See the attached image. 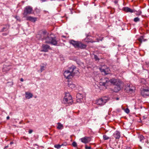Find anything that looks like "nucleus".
<instances>
[{
    "mask_svg": "<svg viewBox=\"0 0 149 149\" xmlns=\"http://www.w3.org/2000/svg\"><path fill=\"white\" fill-rule=\"evenodd\" d=\"M79 71L76 67L73 65L69 68L68 70L65 71L64 73V75L66 79L72 78L75 74H77Z\"/></svg>",
    "mask_w": 149,
    "mask_h": 149,
    "instance_id": "nucleus-1",
    "label": "nucleus"
},
{
    "mask_svg": "<svg viewBox=\"0 0 149 149\" xmlns=\"http://www.w3.org/2000/svg\"><path fill=\"white\" fill-rule=\"evenodd\" d=\"M43 35L44 36L43 40H45V43H50L54 45H57V41L56 40L55 38L52 36L51 35L47 36V34L45 31L43 32Z\"/></svg>",
    "mask_w": 149,
    "mask_h": 149,
    "instance_id": "nucleus-2",
    "label": "nucleus"
},
{
    "mask_svg": "<svg viewBox=\"0 0 149 149\" xmlns=\"http://www.w3.org/2000/svg\"><path fill=\"white\" fill-rule=\"evenodd\" d=\"M105 81L103 82H101V84L105 86L108 85V83L110 82L111 84L116 85L121 83L122 82L119 79H115L112 78L109 80L107 78L105 79Z\"/></svg>",
    "mask_w": 149,
    "mask_h": 149,
    "instance_id": "nucleus-3",
    "label": "nucleus"
},
{
    "mask_svg": "<svg viewBox=\"0 0 149 149\" xmlns=\"http://www.w3.org/2000/svg\"><path fill=\"white\" fill-rule=\"evenodd\" d=\"M62 103L67 105H70L73 103L72 97L69 93H65L62 101Z\"/></svg>",
    "mask_w": 149,
    "mask_h": 149,
    "instance_id": "nucleus-4",
    "label": "nucleus"
},
{
    "mask_svg": "<svg viewBox=\"0 0 149 149\" xmlns=\"http://www.w3.org/2000/svg\"><path fill=\"white\" fill-rule=\"evenodd\" d=\"M70 43L76 48L84 49L86 47L85 45L83 44L81 42L79 41H76L73 40L70 41Z\"/></svg>",
    "mask_w": 149,
    "mask_h": 149,
    "instance_id": "nucleus-5",
    "label": "nucleus"
},
{
    "mask_svg": "<svg viewBox=\"0 0 149 149\" xmlns=\"http://www.w3.org/2000/svg\"><path fill=\"white\" fill-rule=\"evenodd\" d=\"M109 100L108 97H104L100 98L96 101V103L97 105H104Z\"/></svg>",
    "mask_w": 149,
    "mask_h": 149,
    "instance_id": "nucleus-6",
    "label": "nucleus"
},
{
    "mask_svg": "<svg viewBox=\"0 0 149 149\" xmlns=\"http://www.w3.org/2000/svg\"><path fill=\"white\" fill-rule=\"evenodd\" d=\"M32 10V8L30 6H27L25 8L24 12L23 13L24 16H26L27 14L31 13Z\"/></svg>",
    "mask_w": 149,
    "mask_h": 149,
    "instance_id": "nucleus-7",
    "label": "nucleus"
},
{
    "mask_svg": "<svg viewBox=\"0 0 149 149\" xmlns=\"http://www.w3.org/2000/svg\"><path fill=\"white\" fill-rule=\"evenodd\" d=\"M82 142L86 144L89 142L91 140V138L90 137L85 136L80 139Z\"/></svg>",
    "mask_w": 149,
    "mask_h": 149,
    "instance_id": "nucleus-8",
    "label": "nucleus"
},
{
    "mask_svg": "<svg viewBox=\"0 0 149 149\" xmlns=\"http://www.w3.org/2000/svg\"><path fill=\"white\" fill-rule=\"evenodd\" d=\"M76 99L77 102L80 103L83 101L82 95L80 93H78L76 95Z\"/></svg>",
    "mask_w": 149,
    "mask_h": 149,
    "instance_id": "nucleus-9",
    "label": "nucleus"
},
{
    "mask_svg": "<svg viewBox=\"0 0 149 149\" xmlns=\"http://www.w3.org/2000/svg\"><path fill=\"white\" fill-rule=\"evenodd\" d=\"M141 95L144 97L149 95V89H144L142 90L141 93Z\"/></svg>",
    "mask_w": 149,
    "mask_h": 149,
    "instance_id": "nucleus-10",
    "label": "nucleus"
},
{
    "mask_svg": "<svg viewBox=\"0 0 149 149\" xmlns=\"http://www.w3.org/2000/svg\"><path fill=\"white\" fill-rule=\"evenodd\" d=\"M123 84V82H121V83H119L115 85L114 88V91L116 92H117L120 90L121 89V85Z\"/></svg>",
    "mask_w": 149,
    "mask_h": 149,
    "instance_id": "nucleus-11",
    "label": "nucleus"
},
{
    "mask_svg": "<svg viewBox=\"0 0 149 149\" xmlns=\"http://www.w3.org/2000/svg\"><path fill=\"white\" fill-rule=\"evenodd\" d=\"M126 89L127 92L132 93H133L134 91L135 88L134 86L130 87V86H129L127 87Z\"/></svg>",
    "mask_w": 149,
    "mask_h": 149,
    "instance_id": "nucleus-12",
    "label": "nucleus"
},
{
    "mask_svg": "<svg viewBox=\"0 0 149 149\" xmlns=\"http://www.w3.org/2000/svg\"><path fill=\"white\" fill-rule=\"evenodd\" d=\"M113 136L116 139H118L120 137V133L117 131H116L113 134Z\"/></svg>",
    "mask_w": 149,
    "mask_h": 149,
    "instance_id": "nucleus-13",
    "label": "nucleus"
},
{
    "mask_svg": "<svg viewBox=\"0 0 149 149\" xmlns=\"http://www.w3.org/2000/svg\"><path fill=\"white\" fill-rule=\"evenodd\" d=\"M123 10L127 12L134 13V10H132L128 7H125L123 8Z\"/></svg>",
    "mask_w": 149,
    "mask_h": 149,
    "instance_id": "nucleus-14",
    "label": "nucleus"
},
{
    "mask_svg": "<svg viewBox=\"0 0 149 149\" xmlns=\"http://www.w3.org/2000/svg\"><path fill=\"white\" fill-rule=\"evenodd\" d=\"M42 47L43 48L42 51L44 52H47L48 51V49L50 48V46L47 45H42Z\"/></svg>",
    "mask_w": 149,
    "mask_h": 149,
    "instance_id": "nucleus-15",
    "label": "nucleus"
},
{
    "mask_svg": "<svg viewBox=\"0 0 149 149\" xmlns=\"http://www.w3.org/2000/svg\"><path fill=\"white\" fill-rule=\"evenodd\" d=\"M26 19L27 20H29L33 22H35L37 18L31 16H29L26 17Z\"/></svg>",
    "mask_w": 149,
    "mask_h": 149,
    "instance_id": "nucleus-16",
    "label": "nucleus"
},
{
    "mask_svg": "<svg viewBox=\"0 0 149 149\" xmlns=\"http://www.w3.org/2000/svg\"><path fill=\"white\" fill-rule=\"evenodd\" d=\"M33 97V95L32 93H30L26 92L25 93V97L28 99H30L32 97Z\"/></svg>",
    "mask_w": 149,
    "mask_h": 149,
    "instance_id": "nucleus-17",
    "label": "nucleus"
},
{
    "mask_svg": "<svg viewBox=\"0 0 149 149\" xmlns=\"http://www.w3.org/2000/svg\"><path fill=\"white\" fill-rule=\"evenodd\" d=\"M43 33L41 34H38L36 35V38L39 40L42 39L43 40L44 36L43 35Z\"/></svg>",
    "mask_w": 149,
    "mask_h": 149,
    "instance_id": "nucleus-18",
    "label": "nucleus"
},
{
    "mask_svg": "<svg viewBox=\"0 0 149 149\" xmlns=\"http://www.w3.org/2000/svg\"><path fill=\"white\" fill-rule=\"evenodd\" d=\"M9 25H6L2 29L1 31L3 32L6 31L9 29Z\"/></svg>",
    "mask_w": 149,
    "mask_h": 149,
    "instance_id": "nucleus-19",
    "label": "nucleus"
},
{
    "mask_svg": "<svg viewBox=\"0 0 149 149\" xmlns=\"http://www.w3.org/2000/svg\"><path fill=\"white\" fill-rule=\"evenodd\" d=\"M100 70L101 72H104L106 74H107L109 73V69L108 68L107 69V72H106V70L104 69L100 68Z\"/></svg>",
    "mask_w": 149,
    "mask_h": 149,
    "instance_id": "nucleus-20",
    "label": "nucleus"
},
{
    "mask_svg": "<svg viewBox=\"0 0 149 149\" xmlns=\"http://www.w3.org/2000/svg\"><path fill=\"white\" fill-rule=\"evenodd\" d=\"M68 87H69L70 88H72V89L74 88L75 86V84H72V83H69L68 84Z\"/></svg>",
    "mask_w": 149,
    "mask_h": 149,
    "instance_id": "nucleus-21",
    "label": "nucleus"
},
{
    "mask_svg": "<svg viewBox=\"0 0 149 149\" xmlns=\"http://www.w3.org/2000/svg\"><path fill=\"white\" fill-rule=\"evenodd\" d=\"M58 126L57 127V128L59 129H61L63 127V125L60 123H58Z\"/></svg>",
    "mask_w": 149,
    "mask_h": 149,
    "instance_id": "nucleus-22",
    "label": "nucleus"
},
{
    "mask_svg": "<svg viewBox=\"0 0 149 149\" xmlns=\"http://www.w3.org/2000/svg\"><path fill=\"white\" fill-rule=\"evenodd\" d=\"M63 145V144H62L61 145L59 144L55 145L54 146V147L57 149H59L61 148V147Z\"/></svg>",
    "mask_w": 149,
    "mask_h": 149,
    "instance_id": "nucleus-23",
    "label": "nucleus"
},
{
    "mask_svg": "<svg viewBox=\"0 0 149 149\" xmlns=\"http://www.w3.org/2000/svg\"><path fill=\"white\" fill-rule=\"evenodd\" d=\"M121 108L125 112H130V110L128 108L125 109L122 106L121 107Z\"/></svg>",
    "mask_w": 149,
    "mask_h": 149,
    "instance_id": "nucleus-24",
    "label": "nucleus"
},
{
    "mask_svg": "<svg viewBox=\"0 0 149 149\" xmlns=\"http://www.w3.org/2000/svg\"><path fill=\"white\" fill-rule=\"evenodd\" d=\"M45 66L44 65H41L40 66V72H42L44 70Z\"/></svg>",
    "mask_w": 149,
    "mask_h": 149,
    "instance_id": "nucleus-25",
    "label": "nucleus"
},
{
    "mask_svg": "<svg viewBox=\"0 0 149 149\" xmlns=\"http://www.w3.org/2000/svg\"><path fill=\"white\" fill-rule=\"evenodd\" d=\"M103 138L104 140H107L109 139V137L105 135L103 136Z\"/></svg>",
    "mask_w": 149,
    "mask_h": 149,
    "instance_id": "nucleus-26",
    "label": "nucleus"
},
{
    "mask_svg": "<svg viewBox=\"0 0 149 149\" xmlns=\"http://www.w3.org/2000/svg\"><path fill=\"white\" fill-rule=\"evenodd\" d=\"M143 37V36H141L140 38H139V41L141 43L142 42Z\"/></svg>",
    "mask_w": 149,
    "mask_h": 149,
    "instance_id": "nucleus-27",
    "label": "nucleus"
},
{
    "mask_svg": "<svg viewBox=\"0 0 149 149\" xmlns=\"http://www.w3.org/2000/svg\"><path fill=\"white\" fill-rule=\"evenodd\" d=\"M139 20H140L139 18L138 17H136V18H134V21L136 22L139 21Z\"/></svg>",
    "mask_w": 149,
    "mask_h": 149,
    "instance_id": "nucleus-28",
    "label": "nucleus"
},
{
    "mask_svg": "<svg viewBox=\"0 0 149 149\" xmlns=\"http://www.w3.org/2000/svg\"><path fill=\"white\" fill-rule=\"evenodd\" d=\"M72 146L74 147H76L77 146V143L75 141H74L73 142L72 144Z\"/></svg>",
    "mask_w": 149,
    "mask_h": 149,
    "instance_id": "nucleus-29",
    "label": "nucleus"
},
{
    "mask_svg": "<svg viewBox=\"0 0 149 149\" xmlns=\"http://www.w3.org/2000/svg\"><path fill=\"white\" fill-rule=\"evenodd\" d=\"M141 12L140 10H139L136 13V14L137 15H140L141 14Z\"/></svg>",
    "mask_w": 149,
    "mask_h": 149,
    "instance_id": "nucleus-30",
    "label": "nucleus"
},
{
    "mask_svg": "<svg viewBox=\"0 0 149 149\" xmlns=\"http://www.w3.org/2000/svg\"><path fill=\"white\" fill-rule=\"evenodd\" d=\"M94 58L96 61L98 60H99L97 56L96 55H94Z\"/></svg>",
    "mask_w": 149,
    "mask_h": 149,
    "instance_id": "nucleus-31",
    "label": "nucleus"
},
{
    "mask_svg": "<svg viewBox=\"0 0 149 149\" xmlns=\"http://www.w3.org/2000/svg\"><path fill=\"white\" fill-rule=\"evenodd\" d=\"M144 139V137L143 136H140V141H141L142 140Z\"/></svg>",
    "mask_w": 149,
    "mask_h": 149,
    "instance_id": "nucleus-32",
    "label": "nucleus"
},
{
    "mask_svg": "<svg viewBox=\"0 0 149 149\" xmlns=\"http://www.w3.org/2000/svg\"><path fill=\"white\" fill-rule=\"evenodd\" d=\"M85 148L86 149H91V146L88 147L86 145L85 147Z\"/></svg>",
    "mask_w": 149,
    "mask_h": 149,
    "instance_id": "nucleus-33",
    "label": "nucleus"
},
{
    "mask_svg": "<svg viewBox=\"0 0 149 149\" xmlns=\"http://www.w3.org/2000/svg\"><path fill=\"white\" fill-rule=\"evenodd\" d=\"M33 132V131L32 130H29V134H31L32 132Z\"/></svg>",
    "mask_w": 149,
    "mask_h": 149,
    "instance_id": "nucleus-34",
    "label": "nucleus"
},
{
    "mask_svg": "<svg viewBox=\"0 0 149 149\" xmlns=\"http://www.w3.org/2000/svg\"><path fill=\"white\" fill-rule=\"evenodd\" d=\"M146 65H147V67H149V62H147L146 63Z\"/></svg>",
    "mask_w": 149,
    "mask_h": 149,
    "instance_id": "nucleus-35",
    "label": "nucleus"
},
{
    "mask_svg": "<svg viewBox=\"0 0 149 149\" xmlns=\"http://www.w3.org/2000/svg\"><path fill=\"white\" fill-rule=\"evenodd\" d=\"M142 81L143 82V83H145L144 81L145 82V80L144 79H143L142 80Z\"/></svg>",
    "mask_w": 149,
    "mask_h": 149,
    "instance_id": "nucleus-36",
    "label": "nucleus"
},
{
    "mask_svg": "<svg viewBox=\"0 0 149 149\" xmlns=\"http://www.w3.org/2000/svg\"><path fill=\"white\" fill-rule=\"evenodd\" d=\"M63 145L62 146H66L67 145V143H63Z\"/></svg>",
    "mask_w": 149,
    "mask_h": 149,
    "instance_id": "nucleus-37",
    "label": "nucleus"
},
{
    "mask_svg": "<svg viewBox=\"0 0 149 149\" xmlns=\"http://www.w3.org/2000/svg\"><path fill=\"white\" fill-rule=\"evenodd\" d=\"M16 18L17 19V20H19V17H18L16 16Z\"/></svg>",
    "mask_w": 149,
    "mask_h": 149,
    "instance_id": "nucleus-38",
    "label": "nucleus"
},
{
    "mask_svg": "<svg viewBox=\"0 0 149 149\" xmlns=\"http://www.w3.org/2000/svg\"><path fill=\"white\" fill-rule=\"evenodd\" d=\"M10 118V117L9 116H8L7 117H6V119L7 120H8Z\"/></svg>",
    "mask_w": 149,
    "mask_h": 149,
    "instance_id": "nucleus-39",
    "label": "nucleus"
},
{
    "mask_svg": "<svg viewBox=\"0 0 149 149\" xmlns=\"http://www.w3.org/2000/svg\"><path fill=\"white\" fill-rule=\"evenodd\" d=\"M114 3H115V4H116L118 3V1H114Z\"/></svg>",
    "mask_w": 149,
    "mask_h": 149,
    "instance_id": "nucleus-40",
    "label": "nucleus"
},
{
    "mask_svg": "<svg viewBox=\"0 0 149 149\" xmlns=\"http://www.w3.org/2000/svg\"><path fill=\"white\" fill-rule=\"evenodd\" d=\"M24 81V80H23V78H21V79H20V81Z\"/></svg>",
    "mask_w": 149,
    "mask_h": 149,
    "instance_id": "nucleus-41",
    "label": "nucleus"
},
{
    "mask_svg": "<svg viewBox=\"0 0 149 149\" xmlns=\"http://www.w3.org/2000/svg\"><path fill=\"white\" fill-rule=\"evenodd\" d=\"M13 142H11L10 143V145H12V144H13Z\"/></svg>",
    "mask_w": 149,
    "mask_h": 149,
    "instance_id": "nucleus-42",
    "label": "nucleus"
},
{
    "mask_svg": "<svg viewBox=\"0 0 149 149\" xmlns=\"http://www.w3.org/2000/svg\"><path fill=\"white\" fill-rule=\"evenodd\" d=\"M42 2H45V1H47V0H41Z\"/></svg>",
    "mask_w": 149,
    "mask_h": 149,
    "instance_id": "nucleus-43",
    "label": "nucleus"
},
{
    "mask_svg": "<svg viewBox=\"0 0 149 149\" xmlns=\"http://www.w3.org/2000/svg\"><path fill=\"white\" fill-rule=\"evenodd\" d=\"M117 111H120V110H119V109H117Z\"/></svg>",
    "mask_w": 149,
    "mask_h": 149,
    "instance_id": "nucleus-44",
    "label": "nucleus"
},
{
    "mask_svg": "<svg viewBox=\"0 0 149 149\" xmlns=\"http://www.w3.org/2000/svg\"><path fill=\"white\" fill-rule=\"evenodd\" d=\"M129 112H126V113L127 114H129Z\"/></svg>",
    "mask_w": 149,
    "mask_h": 149,
    "instance_id": "nucleus-45",
    "label": "nucleus"
},
{
    "mask_svg": "<svg viewBox=\"0 0 149 149\" xmlns=\"http://www.w3.org/2000/svg\"><path fill=\"white\" fill-rule=\"evenodd\" d=\"M8 146H7L5 147V148H8Z\"/></svg>",
    "mask_w": 149,
    "mask_h": 149,
    "instance_id": "nucleus-46",
    "label": "nucleus"
},
{
    "mask_svg": "<svg viewBox=\"0 0 149 149\" xmlns=\"http://www.w3.org/2000/svg\"><path fill=\"white\" fill-rule=\"evenodd\" d=\"M118 99H119V98H116V100H118Z\"/></svg>",
    "mask_w": 149,
    "mask_h": 149,
    "instance_id": "nucleus-47",
    "label": "nucleus"
},
{
    "mask_svg": "<svg viewBox=\"0 0 149 149\" xmlns=\"http://www.w3.org/2000/svg\"><path fill=\"white\" fill-rule=\"evenodd\" d=\"M38 10V9H36V11H37Z\"/></svg>",
    "mask_w": 149,
    "mask_h": 149,
    "instance_id": "nucleus-48",
    "label": "nucleus"
},
{
    "mask_svg": "<svg viewBox=\"0 0 149 149\" xmlns=\"http://www.w3.org/2000/svg\"><path fill=\"white\" fill-rule=\"evenodd\" d=\"M133 114H135V113H133Z\"/></svg>",
    "mask_w": 149,
    "mask_h": 149,
    "instance_id": "nucleus-49",
    "label": "nucleus"
},
{
    "mask_svg": "<svg viewBox=\"0 0 149 149\" xmlns=\"http://www.w3.org/2000/svg\"><path fill=\"white\" fill-rule=\"evenodd\" d=\"M63 36V37H65V36Z\"/></svg>",
    "mask_w": 149,
    "mask_h": 149,
    "instance_id": "nucleus-50",
    "label": "nucleus"
}]
</instances>
